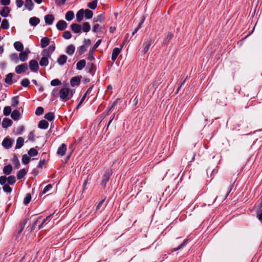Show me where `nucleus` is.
Instances as JSON below:
<instances>
[{
  "instance_id": "1",
  "label": "nucleus",
  "mask_w": 262,
  "mask_h": 262,
  "mask_svg": "<svg viewBox=\"0 0 262 262\" xmlns=\"http://www.w3.org/2000/svg\"><path fill=\"white\" fill-rule=\"evenodd\" d=\"M70 89L67 88H62L59 91V95L60 99L63 102H66L70 100Z\"/></svg>"
},
{
  "instance_id": "2",
  "label": "nucleus",
  "mask_w": 262,
  "mask_h": 262,
  "mask_svg": "<svg viewBox=\"0 0 262 262\" xmlns=\"http://www.w3.org/2000/svg\"><path fill=\"white\" fill-rule=\"evenodd\" d=\"M112 171L111 169H107L103 174L102 178L101 185L103 189H105L106 186V184L110 180L111 176L112 174Z\"/></svg>"
},
{
  "instance_id": "3",
  "label": "nucleus",
  "mask_w": 262,
  "mask_h": 262,
  "mask_svg": "<svg viewBox=\"0 0 262 262\" xmlns=\"http://www.w3.org/2000/svg\"><path fill=\"white\" fill-rule=\"evenodd\" d=\"M16 182V178L14 176H10L7 178L6 176H1V185L5 184L6 182L9 185H13Z\"/></svg>"
},
{
  "instance_id": "4",
  "label": "nucleus",
  "mask_w": 262,
  "mask_h": 262,
  "mask_svg": "<svg viewBox=\"0 0 262 262\" xmlns=\"http://www.w3.org/2000/svg\"><path fill=\"white\" fill-rule=\"evenodd\" d=\"M93 12L88 9L84 10L80 9L77 13L76 16H93Z\"/></svg>"
},
{
  "instance_id": "5",
  "label": "nucleus",
  "mask_w": 262,
  "mask_h": 262,
  "mask_svg": "<svg viewBox=\"0 0 262 262\" xmlns=\"http://www.w3.org/2000/svg\"><path fill=\"white\" fill-rule=\"evenodd\" d=\"M153 39L151 37H150L149 39L145 40L143 45V50L142 52L144 54H146L149 50V48L152 43Z\"/></svg>"
},
{
  "instance_id": "6",
  "label": "nucleus",
  "mask_w": 262,
  "mask_h": 262,
  "mask_svg": "<svg viewBox=\"0 0 262 262\" xmlns=\"http://www.w3.org/2000/svg\"><path fill=\"white\" fill-rule=\"evenodd\" d=\"M29 67L30 70L33 72H37V71H38V62L35 59H33L30 61L29 63Z\"/></svg>"
},
{
  "instance_id": "7",
  "label": "nucleus",
  "mask_w": 262,
  "mask_h": 262,
  "mask_svg": "<svg viewBox=\"0 0 262 262\" xmlns=\"http://www.w3.org/2000/svg\"><path fill=\"white\" fill-rule=\"evenodd\" d=\"M28 70V65L27 63H23L15 67V71L16 73L20 74L25 73Z\"/></svg>"
},
{
  "instance_id": "8",
  "label": "nucleus",
  "mask_w": 262,
  "mask_h": 262,
  "mask_svg": "<svg viewBox=\"0 0 262 262\" xmlns=\"http://www.w3.org/2000/svg\"><path fill=\"white\" fill-rule=\"evenodd\" d=\"M13 141L9 137L5 138L2 143L3 146L6 149H9L11 147Z\"/></svg>"
},
{
  "instance_id": "9",
  "label": "nucleus",
  "mask_w": 262,
  "mask_h": 262,
  "mask_svg": "<svg viewBox=\"0 0 262 262\" xmlns=\"http://www.w3.org/2000/svg\"><path fill=\"white\" fill-rule=\"evenodd\" d=\"M81 79V76H77L72 77L70 80L71 85L72 87H74L75 86H78L80 83Z\"/></svg>"
},
{
  "instance_id": "10",
  "label": "nucleus",
  "mask_w": 262,
  "mask_h": 262,
  "mask_svg": "<svg viewBox=\"0 0 262 262\" xmlns=\"http://www.w3.org/2000/svg\"><path fill=\"white\" fill-rule=\"evenodd\" d=\"M29 50L27 49L25 51H21L19 54V59L22 62L26 61L28 58V54L29 53Z\"/></svg>"
},
{
  "instance_id": "11",
  "label": "nucleus",
  "mask_w": 262,
  "mask_h": 262,
  "mask_svg": "<svg viewBox=\"0 0 262 262\" xmlns=\"http://www.w3.org/2000/svg\"><path fill=\"white\" fill-rule=\"evenodd\" d=\"M55 47L54 45H50L47 49H45L42 51V54L45 56H50L51 54L54 51Z\"/></svg>"
},
{
  "instance_id": "12",
  "label": "nucleus",
  "mask_w": 262,
  "mask_h": 262,
  "mask_svg": "<svg viewBox=\"0 0 262 262\" xmlns=\"http://www.w3.org/2000/svg\"><path fill=\"white\" fill-rule=\"evenodd\" d=\"M67 27V23L63 20L58 21L56 24V28L58 30L62 31L65 30Z\"/></svg>"
},
{
  "instance_id": "13",
  "label": "nucleus",
  "mask_w": 262,
  "mask_h": 262,
  "mask_svg": "<svg viewBox=\"0 0 262 262\" xmlns=\"http://www.w3.org/2000/svg\"><path fill=\"white\" fill-rule=\"evenodd\" d=\"M86 69L89 70V73L93 76L95 74L96 70V66L93 63H88L87 64Z\"/></svg>"
},
{
  "instance_id": "14",
  "label": "nucleus",
  "mask_w": 262,
  "mask_h": 262,
  "mask_svg": "<svg viewBox=\"0 0 262 262\" xmlns=\"http://www.w3.org/2000/svg\"><path fill=\"white\" fill-rule=\"evenodd\" d=\"M12 123L13 122L10 119L5 118L3 119L2 125L3 127L6 128L11 126L12 124Z\"/></svg>"
},
{
  "instance_id": "15",
  "label": "nucleus",
  "mask_w": 262,
  "mask_h": 262,
  "mask_svg": "<svg viewBox=\"0 0 262 262\" xmlns=\"http://www.w3.org/2000/svg\"><path fill=\"white\" fill-rule=\"evenodd\" d=\"M67 150V146L65 144L62 143L60 146H59L58 148L57 153L60 155L61 156H63L65 155Z\"/></svg>"
},
{
  "instance_id": "16",
  "label": "nucleus",
  "mask_w": 262,
  "mask_h": 262,
  "mask_svg": "<svg viewBox=\"0 0 262 262\" xmlns=\"http://www.w3.org/2000/svg\"><path fill=\"white\" fill-rule=\"evenodd\" d=\"M72 30L75 33H80L82 30V27L80 25L77 24H73L71 25Z\"/></svg>"
},
{
  "instance_id": "17",
  "label": "nucleus",
  "mask_w": 262,
  "mask_h": 262,
  "mask_svg": "<svg viewBox=\"0 0 262 262\" xmlns=\"http://www.w3.org/2000/svg\"><path fill=\"white\" fill-rule=\"evenodd\" d=\"M121 49L119 48H115L113 49L111 58L113 61H115L116 60L117 56L121 52Z\"/></svg>"
},
{
  "instance_id": "18",
  "label": "nucleus",
  "mask_w": 262,
  "mask_h": 262,
  "mask_svg": "<svg viewBox=\"0 0 262 262\" xmlns=\"http://www.w3.org/2000/svg\"><path fill=\"white\" fill-rule=\"evenodd\" d=\"M117 104V100L115 101L112 105L108 107L107 108V109L103 113L102 115L103 116V119L108 115L110 113V112L112 111L113 108H114Z\"/></svg>"
},
{
  "instance_id": "19",
  "label": "nucleus",
  "mask_w": 262,
  "mask_h": 262,
  "mask_svg": "<svg viewBox=\"0 0 262 262\" xmlns=\"http://www.w3.org/2000/svg\"><path fill=\"white\" fill-rule=\"evenodd\" d=\"M11 118L15 121L18 120L20 117V113L17 110H14L11 114Z\"/></svg>"
},
{
  "instance_id": "20",
  "label": "nucleus",
  "mask_w": 262,
  "mask_h": 262,
  "mask_svg": "<svg viewBox=\"0 0 262 262\" xmlns=\"http://www.w3.org/2000/svg\"><path fill=\"white\" fill-rule=\"evenodd\" d=\"M195 154L194 152L191 151L186 152L185 154V159L188 162H191L194 160Z\"/></svg>"
},
{
  "instance_id": "21",
  "label": "nucleus",
  "mask_w": 262,
  "mask_h": 262,
  "mask_svg": "<svg viewBox=\"0 0 262 262\" xmlns=\"http://www.w3.org/2000/svg\"><path fill=\"white\" fill-rule=\"evenodd\" d=\"M86 65V61L84 59H81L79 60L76 64V69L78 70H82Z\"/></svg>"
},
{
  "instance_id": "22",
  "label": "nucleus",
  "mask_w": 262,
  "mask_h": 262,
  "mask_svg": "<svg viewBox=\"0 0 262 262\" xmlns=\"http://www.w3.org/2000/svg\"><path fill=\"white\" fill-rule=\"evenodd\" d=\"M40 23V19L38 17H30L29 24L31 26L35 27Z\"/></svg>"
},
{
  "instance_id": "23",
  "label": "nucleus",
  "mask_w": 262,
  "mask_h": 262,
  "mask_svg": "<svg viewBox=\"0 0 262 262\" xmlns=\"http://www.w3.org/2000/svg\"><path fill=\"white\" fill-rule=\"evenodd\" d=\"M67 56L65 55H61L58 58L57 62L60 66L64 64L67 60Z\"/></svg>"
},
{
  "instance_id": "24",
  "label": "nucleus",
  "mask_w": 262,
  "mask_h": 262,
  "mask_svg": "<svg viewBox=\"0 0 262 262\" xmlns=\"http://www.w3.org/2000/svg\"><path fill=\"white\" fill-rule=\"evenodd\" d=\"M40 46L42 48H46L50 43V39L47 37H43L40 40Z\"/></svg>"
},
{
  "instance_id": "25",
  "label": "nucleus",
  "mask_w": 262,
  "mask_h": 262,
  "mask_svg": "<svg viewBox=\"0 0 262 262\" xmlns=\"http://www.w3.org/2000/svg\"><path fill=\"white\" fill-rule=\"evenodd\" d=\"M14 47L16 50L19 52H21L24 50V46L23 43L19 41L14 42Z\"/></svg>"
},
{
  "instance_id": "26",
  "label": "nucleus",
  "mask_w": 262,
  "mask_h": 262,
  "mask_svg": "<svg viewBox=\"0 0 262 262\" xmlns=\"http://www.w3.org/2000/svg\"><path fill=\"white\" fill-rule=\"evenodd\" d=\"M49 123L45 120H42L39 122L38 127L41 129H47L48 127Z\"/></svg>"
},
{
  "instance_id": "27",
  "label": "nucleus",
  "mask_w": 262,
  "mask_h": 262,
  "mask_svg": "<svg viewBox=\"0 0 262 262\" xmlns=\"http://www.w3.org/2000/svg\"><path fill=\"white\" fill-rule=\"evenodd\" d=\"M52 214H50L47 216L45 219H43L42 223L38 226V230L42 228L45 226V225L47 224V222L48 221L51 220V219L52 218Z\"/></svg>"
},
{
  "instance_id": "28",
  "label": "nucleus",
  "mask_w": 262,
  "mask_h": 262,
  "mask_svg": "<svg viewBox=\"0 0 262 262\" xmlns=\"http://www.w3.org/2000/svg\"><path fill=\"white\" fill-rule=\"evenodd\" d=\"M24 4L26 8L29 11H31L33 9L34 7V3L32 0H26Z\"/></svg>"
},
{
  "instance_id": "29",
  "label": "nucleus",
  "mask_w": 262,
  "mask_h": 262,
  "mask_svg": "<svg viewBox=\"0 0 262 262\" xmlns=\"http://www.w3.org/2000/svg\"><path fill=\"white\" fill-rule=\"evenodd\" d=\"M13 76V73H10L6 75V77L5 79V82L9 85H11L13 83V81L12 80Z\"/></svg>"
},
{
  "instance_id": "30",
  "label": "nucleus",
  "mask_w": 262,
  "mask_h": 262,
  "mask_svg": "<svg viewBox=\"0 0 262 262\" xmlns=\"http://www.w3.org/2000/svg\"><path fill=\"white\" fill-rule=\"evenodd\" d=\"M173 37V33L171 32H169L166 38L163 40V44L164 45H167Z\"/></svg>"
},
{
  "instance_id": "31",
  "label": "nucleus",
  "mask_w": 262,
  "mask_h": 262,
  "mask_svg": "<svg viewBox=\"0 0 262 262\" xmlns=\"http://www.w3.org/2000/svg\"><path fill=\"white\" fill-rule=\"evenodd\" d=\"M24 140L22 137H18L16 140V144L15 147V149L20 148L24 145Z\"/></svg>"
},
{
  "instance_id": "32",
  "label": "nucleus",
  "mask_w": 262,
  "mask_h": 262,
  "mask_svg": "<svg viewBox=\"0 0 262 262\" xmlns=\"http://www.w3.org/2000/svg\"><path fill=\"white\" fill-rule=\"evenodd\" d=\"M10 12V8L7 6H5L1 10V16H8Z\"/></svg>"
},
{
  "instance_id": "33",
  "label": "nucleus",
  "mask_w": 262,
  "mask_h": 262,
  "mask_svg": "<svg viewBox=\"0 0 262 262\" xmlns=\"http://www.w3.org/2000/svg\"><path fill=\"white\" fill-rule=\"evenodd\" d=\"M27 174V171L25 168L21 169L17 172V178L18 180L23 179Z\"/></svg>"
},
{
  "instance_id": "34",
  "label": "nucleus",
  "mask_w": 262,
  "mask_h": 262,
  "mask_svg": "<svg viewBox=\"0 0 262 262\" xmlns=\"http://www.w3.org/2000/svg\"><path fill=\"white\" fill-rule=\"evenodd\" d=\"M48 56H44L43 57H42L41 58V59H40V60L39 61V64H40V66L46 67V66L48 65L49 60H48Z\"/></svg>"
},
{
  "instance_id": "35",
  "label": "nucleus",
  "mask_w": 262,
  "mask_h": 262,
  "mask_svg": "<svg viewBox=\"0 0 262 262\" xmlns=\"http://www.w3.org/2000/svg\"><path fill=\"white\" fill-rule=\"evenodd\" d=\"M75 51V47L73 45H70L67 47L66 53L69 55H72L74 54Z\"/></svg>"
},
{
  "instance_id": "36",
  "label": "nucleus",
  "mask_w": 262,
  "mask_h": 262,
  "mask_svg": "<svg viewBox=\"0 0 262 262\" xmlns=\"http://www.w3.org/2000/svg\"><path fill=\"white\" fill-rule=\"evenodd\" d=\"M12 170V167L10 164L5 166L3 168V172L7 175L10 174L11 173Z\"/></svg>"
},
{
  "instance_id": "37",
  "label": "nucleus",
  "mask_w": 262,
  "mask_h": 262,
  "mask_svg": "<svg viewBox=\"0 0 262 262\" xmlns=\"http://www.w3.org/2000/svg\"><path fill=\"white\" fill-rule=\"evenodd\" d=\"M82 31L84 32H88L90 30V29H91V26L90 25V24L88 22H85L82 25Z\"/></svg>"
},
{
  "instance_id": "38",
  "label": "nucleus",
  "mask_w": 262,
  "mask_h": 262,
  "mask_svg": "<svg viewBox=\"0 0 262 262\" xmlns=\"http://www.w3.org/2000/svg\"><path fill=\"white\" fill-rule=\"evenodd\" d=\"M28 221V219L26 218L21 221L18 225V229L24 230V228Z\"/></svg>"
},
{
  "instance_id": "39",
  "label": "nucleus",
  "mask_w": 262,
  "mask_h": 262,
  "mask_svg": "<svg viewBox=\"0 0 262 262\" xmlns=\"http://www.w3.org/2000/svg\"><path fill=\"white\" fill-rule=\"evenodd\" d=\"M45 118L49 121H52L54 118V113L52 112H49L45 114Z\"/></svg>"
},
{
  "instance_id": "40",
  "label": "nucleus",
  "mask_w": 262,
  "mask_h": 262,
  "mask_svg": "<svg viewBox=\"0 0 262 262\" xmlns=\"http://www.w3.org/2000/svg\"><path fill=\"white\" fill-rule=\"evenodd\" d=\"M10 59L14 61L15 63H17L19 62V57L17 53H13L10 55Z\"/></svg>"
},
{
  "instance_id": "41",
  "label": "nucleus",
  "mask_w": 262,
  "mask_h": 262,
  "mask_svg": "<svg viewBox=\"0 0 262 262\" xmlns=\"http://www.w3.org/2000/svg\"><path fill=\"white\" fill-rule=\"evenodd\" d=\"M31 195L30 193H27L24 199L23 203L25 205H27L31 200Z\"/></svg>"
},
{
  "instance_id": "42",
  "label": "nucleus",
  "mask_w": 262,
  "mask_h": 262,
  "mask_svg": "<svg viewBox=\"0 0 262 262\" xmlns=\"http://www.w3.org/2000/svg\"><path fill=\"white\" fill-rule=\"evenodd\" d=\"M9 27L8 21L5 19L1 22V29H8Z\"/></svg>"
},
{
  "instance_id": "43",
  "label": "nucleus",
  "mask_w": 262,
  "mask_h": 262,
  "mask_svg": "<svg viewBox=\"0 0 262 262\" xmlns=\"http://www.w3.org/2000/svg\"><path fill=\"white\" fill-rule=\"evenodd\" d=\"M28 154L30 157H34L37 155L38 151L35 148H31L29 150Z\"/></svg>"
},
{
  "instance_id": "44",
  "label": "nucleus",
  "mask_w": 262,
  "mask_h": 262,
  "mask_svg": "<svg viewBox=\"0 0 262 262\" xmlns=\"http://www.w3.org/2000/svg\"><path fill=\"white\" fill-rule=\"evenodd\" d=\"M3 189L5 192L7 193H10L12 191V189L11 187H10L8 184H6V183L5 184H3Z\"/></svg>"
},
{
  "instance_id": "45",
  "label": "nucleus",
  "mask_w": 262,
  "mask_h": 262,
  "mask_svg": "<svg viewBox=\"0 0 262 262\" xmlns=\"http://www.w3.org/2000/svg\"><path fill=\"white\" fill-rule=\"evenodd\" d=\"M97 0H94L88 4V7L91 9H95L97 7Z\"/></svg>"
},
{
  "instance_id": "46",
  "label": "nucleus",
  "mask_w": 262,
  "mask_h": 262,
  "mask_svg": "<svg viewBox=\"0 0 262 262\" xmlns=\"http://www.w3.org/2000/svg\"><path fill=\"white\" fill-rule=\"evenodd\" d=\"M19 103L18 96L13 97L12 99L11 105L12 107H16Z\"/></svg>"
},
{
  "instance_id": "47",
  "label": "nucleus",
  "mask_w": 262,
  "mask_h": 262,
  "mask_svg": "<svg viewBox=\"0 0 262 262\" xmlns=\"http://www.w3.org/2000/svg\"><path fill=\"white\" fill-rule=\"evenodd\" d=\"M13 163L14 165V166L16 168H18L20 167V163L18 159L17 156L16 155L14 156L13 159Z\"/></svg>"
},
{
  "instance_id": "48",
  "label": "nucleus",
  "mask_w": 262,
  "mask_h": 262,
  "mask_svg": "<svg viewBox=\"0 0 262 262\" xmlns=\"http://www.w3.org/2000/svg\"><path fill=\"white\" fill-rule=\"evenodd\" d=\"M87 50L86 47L85 46L82 45L78 49V52L79 55H82Z\"/></svg>"
},
{
  "instance_id": "49",
  "label": "nucleus",
  "mask_w": 262,
  "mask_h": 262,
  "mask_svg": "<svg viewBox=\"0 0 262 262\" xmlns=\"http://www.w3.org/2000/svg\"><path fill=\"white\" fill-rule=\"evenodd\" d=\"M144 20H145V17H142L141 20H140V23H139L138 26L137 27V28H136L135 29V30L132 33L133 36L137 32V31L141 28V26L143 24V23H144Z\"/></svg>"
},
{
  "instance_id": "50",
  "label": "nucleus",
  "mask_w": 262,
  "mask_h": 262,
  "mask_svg": "<svg viewBox=\"0 0 262 262\" xmlns=\"http://www.w3.org/2000/svg\"><path fill=\"white\" fill-rule=\"evenodd\" d=\"M12 109L10 106H6L4 108L3 113L5 116H8L11 113Z\"/></svg>"
},
{
  "instance_id": "51",
  "label": "nucleus",
  "mask_w": 262,
  "mask_h": 262,
  "mask_svg": "<svg viewBox=\"0 0 262 262\" xmlns=\"http://www.w3.org/2000/svg\"><path fill=\"white\" fill-rule=\"evenodd\" d=\"M30 83V81L28 78H25L21 81L20 84L24 87H28Z\"/></svg>"
},
{
  "instance_id": "52",
  "label": "nucleus",
  "mask_w": 262,
  "mask_h": 262,
  "mask_svg": "<svg viewBox=\"0 0 262 262\" xmlns=\"http://www.w3.org/2000/svg\"><path fill=\"white\" fill-rule=\"evenodd\" d=\"M61 84V82L58 79H54L51 81L52 86H58Z\"/></svg>"
},
{
  "instance_id": "53",
  "label": "nucleus",
  "mask_w": 262,
  "mask_h": 262,
  "mask_svg": "<svg viewBox=\"0 0 262 262\" xmlns=\"http://www.w3.org/2000/svg\"><path fill=\"white\" fill-rule=\"evenodd\" d=\"M187 242V240H185L183 242V243H182L180 245H179L177 248H173L171 250V251L175 252V251H177L180 250V249H181L182 247H183L184 246H185L186 245Z\"/></svg>"
},
{
  "instance_id": "54",
  "label": "nucleus",
  "mask_w": 262,
  "mask_h": 262,
  "mask_svg": "<svg viewBox=\"0 0 262 262\" xmlns=\"http://www.w3.org/2000/svg\"><path fill=\"white\" fill-rule=\"evenodd\" d=\"M30 161V158L26 154L23 156L22 162L24 164H27Z\"/></svg>"
},
{
  "instance_id": "55",
  "label": "nucleus",
  "mask_w": 262,
  "mask_h": 262,
  "mask_svg": "<svg viewBox=\"0 0 262 262\" xmlns=\"http://www.w3.org/2000/svg\"><path fill=\"white\" fill-rule=\"evenodd\" d=\"M62 37L67 39H69L71 38L72 35L69 31H66L62 34Z\"/></svg>"
},
{
  "instance_id": "56",
  "label": "nucleus",
  "mask_w": 262,
  "mask_h": 262,
  "mask_svg": "<svg viewBox=\"0 0 262 262\" xmlns=\"http://www.w3.org/2000/svg\"><path fill=\"white\" fill-rule=\"evenodd\" d=\"M43 111L44 110L42 107L38 106L36 110L35 114L37 116H40L43 114Z\"/></svg>"
},
{
  "instance_id": "57",
  "label": "nucleus",
  "mask_w": 262,
  "mask_h": 262,
  "mask_svg": "<svg viewBox=\"0 0 262 262\" xmlns=\"http://www.w3.org/2000/svg\"><path fill=\"white\" fill-rule=\"evenodd\" d=\"M46 24L47 25H52L54 20V17H45Z\"/></svg>"
},
{
  "instance_id": "58",
  "label": "nucleus",
  "mask_w": 262,
  "mask_h": 262,
  "mask_svg": "<svg viewBox=\"0 0 262 262\" xmlns=\"http://www.w3.org/2000/svg\"><path fill=\"white\" fill-rule=\"evenodd\" d=\"M94 51H93L92 50H91L89 51V54H88V59L91 61L95 59L94 56Z\"/></svg>"
},
{
  "instance_id": "59",
  "label": "nucleus",
  "mask_w": 262,
  "mask_h": 262,
  "mask_svg": "<svg viewBox=\"0 0 262 262\" xmlns=\"http://www.w3.org/2000/svg\"><path fill=\"white\" fill-rule=\"evenodd\" d=\"M41 218V216H39V217H38L35 221L33 223V224H32V225L30 227V230H31V232L33 231V230H34L35 229V227H36V225L37 224V222L39 221V219H40Z\"/></svg>"
},
{
  "instance_id": "60",
  "label": "nucleus",
  "mask_w": 262,
  "mask_h": 262,
  "mask_svg": "<svg viewBox=\"0 0 262 262\" xmlns=\"http://www.w3.org/2000/svg\"><path fill=\"white\" fill-rule=\"evenodd\" d=\"M52 188V186L51 184L47 185L43 189L42 193L43 194L46 193L48 191H49Z\"/></svg>"
},
{
  "instance_id": "61",
  "label": "nucleus",
  "mask_w": 262,
  "mask_h": 262,
  "mask_svg": "<svg viewBox=\"0 0 262 262\" xmlns=\"http://www.w3.org/2000/svg\"><path fill=\"white\" fill-rule=\"evenodd\" d=\"M101 41L102 40L101 39H99L95 43V45L93 46L92 50L93 51H94L96 50V49L99 46L100 44L101 43Z\"/></svg>"
},
{
  "instance_id": "62",
  "label": "nucleus",
  "mask_w": 262,
  "mask_h": 262,
  "mask_svg": "<svg viewBox=\"0 0 262 262\" xmlns=\"http://www.w3.org/2000/svg\"><path fill=\"white\" fill-rule=\"evenodd\" d=\"M57 92H58V89L54 88L51 93L52 97H53L54 98H57L58 96Z\"/></svg>"
},
{
  "instance_id": "63",
  "label": "nucleus",
  "mask_w": 262,
  "mask_h": 262,
  "mask_svg": "<svg viewBox=\"0 0 262 262\" xmlns=\"http://www.w3.org/2000/svg\"><path fill=\"white\" fill-rule=\"evenodd\" d=\"M100 29V26L99 24H95L93 27L92 31L94 32H98L99 30Z\"/></svg>"
},
{
  "instance_id": "64",
  "label": "nucleus",
  "mask_w": 262,
  "mask_h": 262,
  "mask_svg": "<svg viewBox=\"0 0 262 262\" xmlns=\"http://www.w3.org/2000/svg\"><path fill=\"white\" fill-rule=\"evenodd\" d=\"M24 4V2L23 0H16V5L17 8H21Z\"/></svg>"
}]
</instances>
